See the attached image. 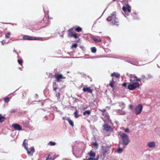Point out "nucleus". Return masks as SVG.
<instances>
[{
	"mask_svg": "<svg viewBox=\"0 0 160 160\" xmlns=\"http://www.w3.org/2000/svg\"><path fill=\"white\" fill-rule=\"evenodd\" d=\"M139 84L138 82L131 83L128 86V88L130 90H133L139 87Z\"/></svg>",
	"mask_w": 160,
	"mask_h": 160,
	"instance_id": "nucleus-5",
	"label": "nucleus"
},
{
	"mask_svg": "<svg viewBox=\"0 0 160 160\" xmlns=\"http://www.w3.org/2000/svg\"><path fill=\"white\" fill-rule=\"evenodd\" d=\"M114 84L112 82H110L109 85L112 88L113 90L114 89Z\"/></svg>",
	"mask_w": 160,
	"mask_h": 160,
	"instance_id": "nucleus-38",
	"label": "nucleus"
},
{
	"mask_svg": "<svg viewBox=\"0 0 160 160\" xmlns=\"http://www.w3.org/2000/svg\"><path fill=\"white\" fill-rule=\"evenodd\" d=\"M23 39L24 40H39L41 39L42 38H37L34 37H32L28 35H24L23 37Z\"/></svg>",
	"mask_w": 160,
	"mask_h": 160,
	"instance_id": "nucleus-7",
	"label": "nucleus"
},
{
	"mask_svg": "<svg viewBox=\"0 0 160 160\" xmlns=\"http://www.w3.org/2000/svg\"><path fill=\"white\" fill-rule=\"evenodd\" d=\"M22 124L25 127H28L29 125L28 122H22Z\"/></svg>",
	"mask_w": 160,
	"mask_h": 160,
	"instance_id": "nucleus-26",
	"label": "nucleus"
},
{
	"mask_svg": "<svg viewBox=\"0 0 160 160\" xmlns=\"http://www.w3.org/2000/svg\"><path fill=\"white\" fill-rule=\"evenodd\" d=\"M78 46V44H77L75 43L74 44L72 45V48H76Z\"/></svg>",
	"mask_w": 160,
	"mask_h": 160,
	"instance_id": "nucleus-39",
	"label": "nucleus"
},
{
	"mask_svg": "<svg viewBox=\"0 0 160 160\" xmlns=\"http://www.w3.org/2000/svg\"><path fill=\"white\" fill-rule=\"evenodd\" d=\"M99 158V156H98V157L96 158H93V160H98Z\"/></svg>",
	"mask_w": 160,
	"mask_h": 160,
	"instance_id": "nucleus-48",
	"label": "nucleus"
},
{
	"mask_svg": "<svg viewBox=\"0 0 160 160\" xmlns=\"http://www.w3.org/2000/svg\"><path fill=\"white\" fill-rule=\"evenodd\" d=\"M122 10L126 14L128 13L131 11V8L128 4H127L125 6L122 7Z\"/></svg>",
	"mask_w": 160,
	"mask_h": 160,
	"instance_id": "nucleus-8",
	"label": "nucleus"
},
{
	"mask_svg": "<svg viewBox=\"0 0 160 160\" xmlns=\"http://www.w3.org/2000/svg\"><path fill=\"white\" fill-rule=\"evenodd\" d=\"M106 108H107L109 110L110 109V107H107Z\"/></svg>",
	"mask_w": 160,
	"mask_h": 160,
	"instance_id": "nucleus-51",
	"label": "nucleus"
},
{
	"mask_svg": "<svg viewBox=\"0 0 160 160\" xmlns=\"http://www.w3.org/2000/svg\"><path fill=\"white\" fill-rule=\"evenodd\" d=\"M88 155H89L91 157H94L96 156V153L92 151L91 150L88 153Z\"/></svg>",
	"mask_w": 160,
	"mask_h": 160,
	"instance_id": "nucleus-15",
	"label": "nucleus"
},
{
	"mask_svg": "<svg viewBox=\"0 0 160 160\" xmlns=\"http://www.w3.org/2000/svg\"><path fill=\"white\" fill-rule=\"evenodd\" d=\"M86 109V108H84V109H84V110H85V109Z\"/></svg>",
	"mask_w": 160,
	"mask_h": 160,
	"instance_id": "nucleus-53",
	"label": "nucleus"
},
{
	"mask_svg": "<svg viewBox=\"0 0 160 160\" xmlns=\"http://www.w3.org/2000/svg\"><path fill=\"white\" fill-rule=\"evenodd\" d=\"M18 63L19 64L21 65H22V62H23V61H22V59H18Z\"/></svg>",
	"mask_w": 160,
	"mask_h": 160,
	"instance_id": "nucleus-37",
	"label": "nucleus"
},
{
	"mask_svg": "<svg viewBox=\"0 0 160 160\" xmlns=\"http://www.w3.org/2000/svg\"><path fill=\"white\" fill-rule=\"evenodd\" d=\"M91 113V110H87L85 111L84 112H83V115H85L86 114H87L88 115H90Z\"/></svg>",
	"mask_w": 160,
	"mask_h": 160,
	"instance_id": "nucleus-21",
	"label": "nucleus"
},
{
	"mask_svg": "<svg viewBox=\"0 0 160 160\" xmlns=\"http://www.w3.org/2000/svg\"><path fill=\"white\" fill-rule=\"evenodd\" d=\"M124 131L125 132H129V129L128 128H127L125 129Z\"/></svg>",
	"mask_w": 160,
	"mask_h": 160,
	"instance_id": "nucleus-42",
	"label": "nucleus"
},
{
	"mask_svg": "<svg viewBox=\"0 0 160 160\" xmlns=\"http://www.w3.org/2000/svg\"><path fill=\"white\" fill-rule=\"evenodd\" d=\"M67 118H69V117H63L62 118V119H63V120H67Z\"/></svg>",
	"mask_w": 160,
	"mask_h": 160,
	"instance_id": "nucleus-47",
	"label": "nucleus"
},
{
	"mask_svg": "<svg viewBox=\"0 0 160 160\" xmlns=\"http://www.w3.org/2000/svg\"><path fill=\"white\" fill-rule=\"evenodd\" d=\"M5 118V117L0 114V122H3L4 121Z\"/></svg>",
	"mask_w": 160,
	"mask_h": 160,
	"instance_id": "nucleus-23",
	"label": "nucleus"
},
{
	"mask_svg": "<svg viewBox=\"0 0 160 160\" xmlns=\"http://www.w3.org/2000/svg\"><path fill=\"white\" fill-rule=\"evenodd\" d=\"M55 78L56 79L57 82H59L61 79H64V78L62 74H59L58 73H55L54 76Z\"/></svg>",
	"mask_w": 160,
	"mask_h": 160,
	"instance_id": "nucleus-9",
	"label": "nucleus"
},
{
	"mask_svg": "<svg viewBox=\"0 0 160 160\" xmlns=\"http://www.w3.org/2000/svg\"><path fill=\"white\" fill-rule=\"evenodd\" d=\"M151 76L148 75V77H146L145 75H142V79H148L150 78Z\"/></svg>",
	"mask_w": 160,
	"mask_h": 160,
	"instance_id": "nucleus-29",
	"label": "nucleus"
},
{
	"mask_svg": "<svg viewBox=\"0 0 160 160\" xmlns=\"http://www.w3.org/2000/svg\"><path fill=\"white\" fill-rule=\"evenodd\" d=\"M99 110L101 111L103 113V112H106V109H103L102 110H100V109H99Z\"/></svg>",
	"mask_w": 160,
	"mask_h": 160,
	"instance_id": "nucleus-41",
	"label": "nucleus"
},
{
	"mask_svg": "<svg viewBox=\"0 0 160 160\" xmlns=\"http://www.w3.org/2000/svg\"><path fill=\"white\" fill-rule=\"evenodd\" d=\"M9 98L8 97H5L3 99V101L5 102H8L9 101Z\"/></svg>",
	"mask_w": 160,
	"mask_h": 160,
	"instance_id": "nucleus-30",
	"label": "nucleus"
},
{
	"mask_svg": "<svg viewBox=\"0 0 160 160\" xmlns=\"http://www.w3.org/2000/svg\"><path fill=\"white\" fill-rule=\"evenodd\" d=\"M110 82L113 83V84H115L116 82V80H112Z\"/></svg>",
	"mask_w": 160,
	"mask_h": 160,
	"instance_id": "nucleus-46",
	"label": "nucleus"
},
{
	"mask_svg": "<svg viewBox=\"0 0 160 160\" xmlns=\"http://www.w3.org/2000/svg\"><path fill=\"white\" fill-rule=\"evenodd\" d=\"M48 145L49 146H54L56 145V143L52 141H50L48 143Z\"/></svg>",
	"mask_w": 160,
	"mask_h": 160,
	"instance_id": "nucleus-27",
	"label": "nucleus"
},
{
	"mask_svg": "<svg viewBox=\"0 0 160 160\" xmlns=\"http://www.w3.org/2000/svg\"><path fill=\"white\" fill-rule=\"evenodd\" d=\"M56 154L54 152H51L49 154L47 157L44 156L46 160H53L55 158Z\"/></svg>",
	"mask_w": 160,
	"mask_h": 160,
	"instance_id": "nucleus-6",
	"label": "nucleus"
},
{
	"mask_svg": "<svg viewBox=\"0 0 160 160\" xmlns=\"http://www.w3.org/2000/svg\"><path fill=\"white\" fill-rule=\"evenodd\" d=\"M75 28H72L68 31V36L70 37H73L75 38H78V34L75 32Z\"/></svg>",
	"mask_w": 160,
	"mask_h": 160,
	"instance_id": "nucleus-2",
	"label": "nucleus"
},
{
	"mask_svg": "<svg viewBox=\"0 0 160 160\" xmlns=\"http://www.w3.org/2000/svg\"><path fill=\"white\" fill-rule=\"evenodd\" d=\"M23 145H24V147L25 148V149L27 150V153L29 156H32L33 155V153H32L29 150H28L27 147H26V145L24 143V141L23 142Z\"/></svg>",
	"mask_w": 160,
	"mask_h": 160,
	"instance_id": "nucleus-14",
	"label": "nucleus"
},
{
	"mask_svg": "<svg viewBox=\"0 0 160 160\" xmlns=\"http://www.w3.org/2000/svg\"><path fill=\"white\" fill-rule=\"evenodd\" d=\"M82 90L84 92H87L92 94L93 89L90 88V87H84L82 89Z\"/></svg>",
	"mask_w": 160,
	"mask_h": 160,
	"instance_id": "nucleus-12",
	"label": "nucleus"
},
{
	"mask_svg": "<svg viewBox=\"0 0 160 160\" xmlns=\"http://www.w3.org/2000/svg\"><path fill=\"white\" fill-rule=\"evenodd\" d=\"M108 152L106 150H103V151L101 154V157H103V158H104L105 156L108 154Z\"/></svg>",
	"mask_w": 160,
	"mask_h": 160,
	"instance_id": "nucleus-17",
	"label": "nucleus"
},
{
	"mask_svg": "<svg viewBox=\"0 0 160 160\" xmlns=\"http://www.w3.org/2000/svg\"><path fill=\"white\" fill-rule=\"evenodd\" d=\"M29 151H30L32 153L35 152V149L33 147L31 148H30Z\"/></svg>",
	"mask_w": 160,
	"mask_h": 160,
	"instance_id": "nucleus-36",
	"label": "nucleus"
},
{
	"mask_svg": "<svg viewBox=\"0 0 160 160\" xmlns=\"http://www.w3.org/2000/svg\"><path fill=\"white\" fill-rule=\"evenodd\" d=\"M75 30L78 32H79L82 31V28L80 27H78L76 28H75Z\"/></svg>",
	"mask_w": 160,
	"mask_h": 160,
	"instance_id": "nucleus-24",
	"label": "nucleus"
},
{
	"mask_svg": "<svg viewBox=\"0 0 160 160\" xmlns=\"http://www.w3.org/2000/svg\"><path fill=\"white\" fill-rule=\"evenodd\" d=\"M143 107L142 104H139L136 106L134 108V112L136 115L139 114L142 111Z\"/></svg>",
	"mask_w": 160,
	"mask_h": 160,
	"instance_id": "nucleus-4",
	"label": "nucleus"
},
{
	"mask_svg": "<svg viewBox=\"0 0 160 160\" xmlns=\"http://www.w3.org/2000/svg\"><path fill=\"white\" fill-rule=\"evenodd\" d=\"M111 76L112 77H113L115 76L116 78H118L120 77V74L115 72H114L113 73L111 74Z\"/></svg>",
	"mask_w": 160,
	"mask_h": 160,
	"instance_id": "nucleus-18",
	"label": "nucleus"
},
{
	"mask_svg": "<svg viewBox=\"0 0 160 160\" xmlns=\"http://www.w3.org/2000/svg\"><path fill=\"white\" fill-rule=\"evenodd\" d=\"M92 144L94 146L98 147V143H97V141L96 140H95V142H92Z\"/></svg>",
	"mask_w": 160,
	"mask_h": 160,
	"instance_id": "nucleus-34",
	"label": "nucleus"
},
{
	"mask_svg": "<svg viewBox=\"0 0 160 160\" xmlns=\"http://www.w3.org/2000/svg\"><path fill=\"white\" fill-rule=\"evenodd\" d=\"M121 136L122 138L123 145L125 146L127 145L129 142V140L128 135L126 134L123 133L121 134Z\"/></svg>",
	"mask_w": 160,
	"mask_h": 160,
	"instance_id": "nucleus-3",
	"label": "nucleus"
},
{
	"mask_svg": "<svg viewBox=\"0 0 160 160\" xmlns=\"http://www.w3.org/2000/svg\"><path fill=\"white\" fill-rule=\"evenodd\" d=\"M85 160H93V158L91 157L88 158L87 157H86V159Z\"/></svg>",
	"mask_w": 160,
	"mask_h": 160,
	"instance_id": "nucleus-40",
	"label": "nucleus"
},
{
	"mask_svg": "<svg viewBox=\"0 0 160 160\" xmlns=\"http://www.w3.org/2000/svg\"><path fill=\"white\" fill-rule=\"evenodd\" d=\"M116 12H113L107 19V21L110 22L112 25L118 26L119 25V22L118 19L116 17Z\"/></svg>",
	"mask_w": 160,
	"mask_h": 160,
	"instance_id": "nucleus-1",
	"label": "nucleus"
},
{
	"mask_svg": "<svg viewBox=\"0 0 160 160\" xmlns=\"http://www.w3.org/2000/svg\"><path fill=\"white\" fill-rule=\"evenodd\" d=\"M127 83L126 82H125V83H123L122 84V85L124 87H125L127 85Z\"/></svg>",
	"mask_w": 160,
	"mask_h": 160,
	"instance_id": "nucleus-45",
	"label": "nucleus"
},
{
	"mask_svg": "<svg viewBox=\"0 0 160 160\" xmlns=\"http://www.w3.org/2000/svg\"><path fill=\"white\" fill-rule=\"evenodd\" d=\"M123 151V149L119 148L117 150V152L119 153H121Z\"/></svg>",
	"mask_w": 160,
	"mask_h": 160,
	"instance_id": "nucleus-35",
	"label": "nucleus"
},
{
	"mask_svg": "<svg viewBox=\"0 0 160 160\" xmlns=\"http://www.w3.org/2000/svg\"><path fill=\"white\" fill-rule=\"evenodd\" d=\"M102 115L103 116H104L105 117V118H106L107 119H109V116L108 114L106 113L105 112H103L102 113Z\"/></svg>",
	"mask_w": 160,
	"mask_h": 160,
	"instance_id": "nucleus-22",
	"label": "nucleus"
},
{
	"mask_svg": "<svg viewBox=\"0 0 160 160\" xmlns=\"http://www.w3.org/2000/svg\"><path fill=\"white\" fill-rule=\"evenodd\" d=\"M130 81L131 83H134V82H137L138 81H140V79H138L137 77L135 76H132L131 77L130 79Z\"/></svg>",
	"mask_w": 160,
	"mask_h": 160,
	"instance_id": "nucleus-11",
	"label": "nucleus"
},
{
	"mask_svg": "<svg viewBox=\"0 0 160 160\" xmlns=\"http://www.w3.org/2000/svg\"><path fill=\"white\" fill-rule=\"evenodd\" d=\"M118 112L120 111V110H118Z\"/></svg>",
	"mask_w": 160,
	"mask_h": 160,
	"instance_id": "nucleus-54",
	"label": "nucleus"
},
{
	"mask_svg": "<svg viewBox=\"0 0 160 160\" xmlns=\"http://www.w3.org/2000/svg\"><path fill=\"white\" fill-rule=\"evenodd\" d=\"M5 41L4 40H3L2 41H1V42L2 43V45H4L5 43Z\"/></svg>",
	"mask_w": 160,
	"mask_h": 160,
	"instance_id": "nucleus-43",
	"label": "nucleus"
},
{
	"mask_svg": "<svg viewBox=\"0 0 160 160\" xmlns=\"http://www.w3.org/2000/svg\"><path fill=\"white\" fill-rule=\"evenodd\" d=\"M60 95L61 94L59 92H56V96L58 99H60Z\"/></svg>",
	"mask_w": 160,
	"mask_h": 160,
	"instance_id": "nucleus-25",
	"label": "nucleus"
},
{
	"mask_svg": "<svg viewBox=\"0 0 160 160\" xmlns=\"http://www.w3.org/2000/svg\"><path fill=\"white\" fill-rule=\"evenodd\" d=\"M116 79H114V78H113L112 79V80H115Z\"/></svg>",
	"mask_w": 160,
	"mask_h": 160,
	"instance_id": "nucleus-52",
	"label": "nucleus"
},
{
	"mask_svg": "<svg viewBox=\"0 0 160 160\" xmlns=\"http://www.w3.org/2000/svg\"><path fill=\"white\" fill-rule=\"evenodd\" d=\"M11 35V33L10 32L7 33L5 35V38L7 39H8L9 38L10 36Z\"/></svg>",
	"mask_w": 160,
	"mask_h": 160,
	"instance_id": "nucleus-31",
	"label": "nucleus"
},
{
	"mask_svg": "<svg viewBox=\"0 0 160 160\" xmlns=\"http://www.w3.org/2000/svg\"><path fill=\"white\" fill-rule=\"evenodd\" d=\"M148 146L151 148L154 147L155 146V143L154 142H149L148 143Z\"/></svg>",
	"mask_w": 160,
	"mask_h": 160,
	"instance_id": "nucleus-16",
	"label": "nucleus"
},
{
	"mask_svg": "<svg viewBox=\"0 0 160 160\" xmlns=\"http://www.w3.org/2000/svg\"><path fill=\"white\" fill-rule=\"evenodd\" d=\"M130 108L131 109H132V108H133V107L132 106V105H130Z\"/></svg>",
	"mask_w": 160,
	"mask_h": 160,
	"instance_id": "nucleus-50",
	"label": "nucleus"
},
{
	"mask_svg": "<svg viewBox=\"0 0 160 160\" xmlns=\"http://www.w3.org/2000/svg\"><path fill=\"white\" fill-rule=\"evenodd\" d=\"M103 127L105 130L107 132L111 131L112 130V127L107 124L103 125Z\"/></svg>",
	"mask_w": 160,
	"mask_h": 160,
	"instance_id": "nucleus-13",
	"label": "nucleus"
},
{
	"mask_svg": "<svg viewBox=\"0 0 160 160\" xmlns=\"http://www.w3.org/2000/svg\"><path fill=\"white\" fill-rule=\"evenodd\" d=\"M67 120L68 121L72 127L74 126V124L73 122L70 120V118H67Z\"/></svg>",
	"mask_w": 160,
	"mask_h": 160,
	"instance_id": "nucleus-20",
	"label": "nucleus"
},
{
	"mask_svg": "<svg viewBox=\"0 0 160 160\" xmlns=\"http://www.w3.org/2000/svg\"><path fill=\"white\" fill-rule=\"evenodd\" d=\"M92 39L96 42H100L102 41V39L100 38H98L94 37L92 38Z\"/></svg>",
	"mask_w": 160,
	"mask_h": 160,
	"instance_id": "nucleus-19",
	"label": "nucleus"
},
{
	"mask_svg": "<svg viewBox=\"0 0 160 160\" xmlns=\"http://www.w3.org/2000/svg\"><path fill=\"white\" fill-rule=\"evenodd\" d=\"M91 52L93 53H95L97 51V49L95 47H93L91 48Z\"/></svg>",
	"mask_w": 160,
	"mask_h": 160,
	"instance_id": "nucleus-28",
	"label": "nucleus"
},
{
	"mask_svg": "<svg viewBox=\"0 0 160 160\" xmlns=\"http://www.w3.org/2000/svg\"><path fill=\"white\" fill-rule=\"evenodd\" d=\"M122 112V113H121V114L123 115L124 114H125V112L123 111H121Z\"/></svg>",
	"mask_w": 160,
	"mask_h": 160,
	"instance_id": "nucleus-49",
	"label": "nucleus"
},
{
	"mask_svg": "<svg viewBox=\"0 0 160 160\" xmlns=\"http://www.w3.org/2000/svg\"><path fill=\"white\" fill-rule=\"evenodd\" d=\"M74 114L75 115V117L76 118H77L78 117V111L76 110L75 112H74Z\"/></svg>",
	"mask_w": 160,
	"mask_h": 160,
	"instance_id": "nucleus-32",
	"label": "nucleus"
},
{
	"mask_svg": "<svg viewBox=\"0 0 160 160\" xmlns=\"http://www.w3.org/2000/svg\"><path fill=\"white\" fill-rule=\"evenodd\" d=\"M12 127L16 130L20 131L22 130V127L20 125L18 124H12Z\"/></svg>",
	"mask_w": 160,
	"mask_h": 160,
	"instance_id": "nucleus-10",
	"label": "nucleus"
},
{
	"mask_svg": "<svg viewBox=\"0 0 160 160\" xmlns=\"http://www.w3.org/2000/svg\"><path fill=\"white\" fill-rule=\"evenodd\" d=\"M17 111V110L16 109H13L10 110L9 111V112L11 113H14L16 112Z\"/></svg>",
	"mask_w": 160,
	"mask_h": 160,
	"instance_id": "nucleus-33",
	"label": "nucleus"
},
{
	"mask_svg": "<svg viewBox=\"0 0 160 160\" xmlns=\"http://www.w3.org/2000/svg\"><path fill=\"white\" fill-rule=\"evenodd\" d=\"M57 88H57L53 87V90L55 92H57L56 91V90Z\"/></svg>",
	"mask_w": 160,
	"mask_h": 160,
	"instance_id": "nucleus-44",
	"label": "nucleus"
},
{
	"mask_svg": "<svg viewBox=\"0 0 160 160\" xmlns=\"http://www.w3.org/2000/svg\"><path fill=\"white\" fill-rule=\"evenodd\" d=\"M113 1H116V0H113Z\"/></svg>",
	"mask_w": 160,
	"mask_h": 160,
	"instance_id": "nucleus-55",
	"label": "nucleus"
}]
</instances>
